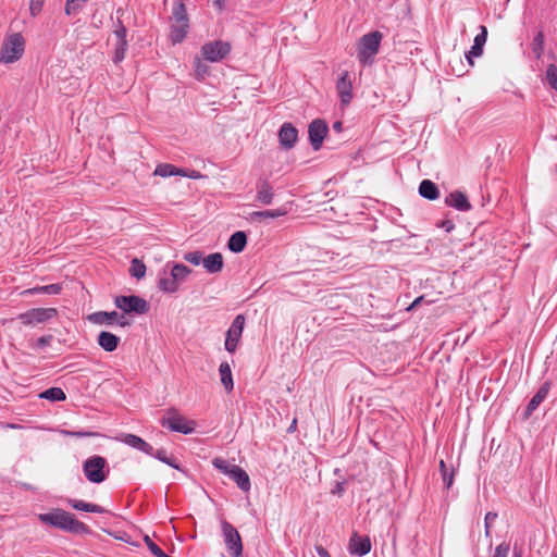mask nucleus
Wrapping results in <instances>:
<instances>
[{
    "label": "nucleus",
    "instance_id": "obj_1",
    "mask_svg": "<svg viewBox=\"0 0 557 557\" xmlns=\"http://www.w3.org/2000/svg\"><path fill=\"white\" fill-rule=\"evenodd\" d=\"M38 519L45 524L58 528L66 532L75 534L90 533V529L87 524L78 521L73 513L63 509L58 508L47 513H39Z\"/></svg>",
    "mask_w": 557,
    "mask_h": 557
},
{
    "label": "nucleus",
    "instance_id": "obj_2",
    "mask_svg": "<svg viewBox=\"0 0 557 557\" xmlns=\"http://www.w3.org/2000/svg\"><path fill=\"white\" fill-rule=\"evenodd\" d=\"M25 39L21 33L5 35L0 47V63L12 64L17 62L24 54Z\"/></svg>",
    "mask_w": 557,
    "mask_h": 557
},
{
    "label": "nucleus",
    "instance_id": "obj_3",
    "mask_svg": "<svg viewBox=\"0 0 557 557\" xmlns=\"http://www.w3.org/2000/svg\"><path fill=\"white\" fill-rule=\"evenodd\" d=\"M83 471L86 479L91 483H102L109 473V466L106 458L92 456L85 460Z\"/></svg>",
    "mask_w": 557,
    "mask_h": 557
},
{
    "label": "nucleus",
    "instance_id": "obj_4",
    "mask_svg": "<svg viewBox=\"0 0 557 557\" xmlns=\"http://www.w3.org/2000/svg\"><path fill=\"white\" fill-rule=\"evenodd\" d=\"M381 40L382 34L376 30L361 37L358 49V59L361 63L369 64L372 62L379 51Z\"/></svg>",
    "mask_w": 557,
    "mask_h": 557
},
{
    "label": "nucleus",
    "instance_id": "obj_5",
    "mask_svg": "<svg viewBox=\"0 0 557 557\" xmlns=\"http://www.w3.org/2000/svg\"><path fill=\"white\" fill-rule=\"evenodd\" d=\"M162 426L170 429L173 432L183 434H190L195 431L196 422L188 420L180 414L175 409L166 411V416L161 421Z\"/></svg>",
    "mask_w": 557,
    "mask_h": 557
},
{
    "label": "nucleus",
    "instance_id": "obj_6",
    "mask_svg": "<svg viewBox=\"0 0 557 557\" xmlns=\"http://www.w3.org/2000/svg\"><path fill=\"white\" fill-rule=\"evenodd\" d=\"M114 305L124 313L145 314L149 311L148 302L144 298L136 295L116 296L114 299Z\"/></svg>",
    "mask_w": 557,
    "mask_h": 557
},
{
    "label": "nucleus",
    "instance_id": "obj_7",
    "mask_svg": "<svg viewBox=\"0 0 557 557\" xmlns=\"http://www.w3.org/2000/svg\"><path fill=\"white\" fill-rule=\"evenodd\" d=\"M231 50L228 42L215 40L205 44L201 48L202 57L210 62H219L224 59Z\"/></svg>",
    "mask_w": 557,
    "mask_h": 557
},
{
    "label": "nucleus",
    "instance_id": "obj_8",
    "mask_svg": "<svg viewBox=\"0 0 557 557\" xmlns=\"http://www.w3.org/2000/svg\"><path fill=\"white\" fill-rule=\"evenodd\" d=\"M225 545L233 557H239L243 553L242 539L237 530L227 521L222 523Z\"/></svg>",
    "mask_w": 557,
    "mask_h": 557
},
{
    "label": "nucleus",
    "instance_id": "obj_9",
    "mask_svg": "<svg viewBox=\"0 0 557 557\" xmlns=\"http://www.w3.org/2000/svg\"><path fill=\"white\" fill-rule=\"evenodd\" d=\"M58 314L54 308H35L27 312L21 313L18 319L25 325H33L36 323H44L45 321L55 317Z\"/></svg>",
    "mask_w": 557,
    "mask_h": 557
},
{
    "label": "nucleus",
    "instance_id": "obj_10",
    "mask_svg": "<svg viewBox=\"0 0 557 557\" xmlns=\"http://www.w3.org/2000/svg\"><path fill=\"white\" fill-rule=\"evenodd\" d=\"M329 127L325 121L321 119L313 120L308 128V135L310 144L313 150H319L322 146V143L327 135Z\"/></svg>",
    "mask_w": 557,
    "mask_h": 557
},
{
    "label": "nucleus",
    "instance_id": "obj_11",
    "mask_svg": "<svg viewBox=\"0 0 557 557\" xmlns=\"http://www.w3.org/2000/svg\"><path fill=\"white\" fill-rule=\"evenodd\" d=\"M244 324L245 318L242 314L236 315L233 320L225 338V349L228 352H234L236 350L238 341L244 330Z\"/></svg>",
    "mask_w": 557,
    "mask_h": 557
},
{
    "label": "nucleus",
    "instance_id": "obj_12",
    "mask_svg": "<svg viewBox=\"0 0 557 557\" xmlns=\"http://www.w3.org/2000/svg\"><path fill=\"white\" fill-rule=\"evenodd\" d=\"M336 91L341 98V104L346 107L352 99V81L347 71H343L336 83Z\"/></svg>",
    "mask_w": 557,
    "mask_h": 557
},
{
    "label": "nucleus",
    "instance_id": "obj_13",
    "mask_svg": "<svg viewBox=\"0 0 557 557\" xmlns=\"http://www.w3.org/2000/svg\"><path fill=\"white\" fill-rule=\"evenodd\" d=\"M298 139V131L292 123H284L278 131V140L283 148L292 149Z\"/></svg>",
    "mask_w": 557,
    "mask_h": 557
},
{
    "label": "nucleus",
    "instance_id": "obj_14",
    "mask_svg": "<svg viewBox=\"0 0 557 557\" xmlns=\"http://www.w3.org/2000/svg\"><path fill=\"white\" fill-rule=\"evenodd\" d=\"M116 440L147 455H153V447L135 434L124 433L117 436Z\"/></svg>",
    "mask_w": 557,
    "mask_h": 557
},
{
    "label": "nucleus",
    "instance_id": "obj_15",
    "mask_svg": "<svg viewBox=\"0 0 557 557\" xmlns=\"http://www.w3.org/2000/svg\"><path fill=\"white\" fill-rule=\"evenodd\" d=\"M550 387V381H546L542 384V386L529 401L524 412V419H528L533 413V411H535L537 407L543 403V400L547 397Z\"/></svg>",
    "mask_w": 557,
    "mask_h": 557
},
{
    "label": "nucleus",
    "instance_id": "obj_16",
    "mask_svg": "<svg viewBox=\"0 0 557 557\" xmlns=\"http://www.w3.org/2000/svg\"><path fill=\"white\" fill-rule=\"evenodd\" d=\"M445 203L462 212L469 211L472 208L467 196L460 190L450 193L445 198Z\"/></svg>",
    "mask_w": 557,
    "mask_h": 557
},
{
    "label": "nucleus",
    "instance_id": "obj_17",
    "mask_svg": "<svg viewBox=\"0 0 557 557\" xmlns=\"http://www.w3.org/2000/svg\"><path fill=\"white\" fill-rule=\"evenodd\" d=\"M371 549V542L369 537H359L355 534L350 539L349 550L352 555L364 556Z\"/></svg>",
    "mask_w": 557,
    "mask_h": 557
},
{
    "label": "nucleus",
    "instance_id": "obj_18",
    "mask_svg": "<svg viewBox=\"0 0 557 557\" xmlns=\"http://www.w3.org/2000/svg\"><path fill=\"white\" fill-rule=\"evenodd\" d=\"M228 476L237 484V486L243 492H248L250 490L251 483L249 475L239 466H233V469L230 472Z\"/></svg>",
    "mask_w": 557,
    "mask_h": 557
},
{
    "label": "nucleus",
    "instance_id": "obj_19",
    "mask_svg": "<svg viewBox=\"0 0 557 557\" xmlns=\"http://www.w3.org/2000/svg\"><path fill=\"white\" fill-rule=\"evenodd\" d=\"M202 264H203V268L209 273H212V274L219 273L223 269V264H224L223 256L220 252L211 253V255L207 256L206 258H203Z\"/></svg>",
    "mask_w": 557,
    "mask_h": 557
},
{
    "label": "nucleus",
    "instance_id": "obj_20",
    "mask_svg": "<svg viewBox=\"0 0 557 557\" xmlns=\"http://www.w3.org/2000/svg\"><path fill=\"white\" fill-rule=\"evenodd\" d=\"M120 343V337L116 335L110 333V332H100L98 335V344L99 346L104 349L106 351H114Z\"/></svg>",
    "mask_w": 557,
    "mask_h": 557
},
{
    "label": "nucleus",
    "instance_id": "obj_21",
    "mask_svg": "<svg viewBox=\"0 0 557 557\" xmlns=\"http://www.w3.org/2000/svg\"><path fill=\"white\" fill-rule=\"evenodd\" d=\"M419 194L428 200H435L440 197V190L435 183L423 180L419 185Z\"/></svg>",
    "mask_w": 557,
    "mask_h": 557
},
{
    "label": "nucleus",
    "instance_id": "obj_22",
    "mask_svg": "<svg viewBox=\"0 0 557 557\" xmlns=\"http://www.w3.org/2000/svg\"><path fill=\"white\" fill-rule=\"evenodd\" d=\"M274 198V193L271 184L268 181H263L258 184L257 201L262 205H271Z\"/></svg>",
    "mask_w": 557,
    "mask_h": 557
},
{
    "label": "nucleus",
    "instance_id": "obj_23",
    "mask_svg": "<svg viewBox=\"0 0 557 557\" xmlns=\"http://www.w3.org/2000/svg\"><path fill=\"white\" fill-rule=\"evenodd\" d=\"M287 214V210L282 207L275 210L255 211L250 214V219L256 222H262L267 219H276Z\"/></svg>",
    "mask_w": 557,
    "mask_h": 557
},
{
    "label": "nucleus",
    "instance_id": "obj_24",
    "mask_svg": "<svg viewBox=\"0 0 557 557\" xmlns=\"http://www.w3.org/2000/svg\"><path fill=\"white\" fill-rule=\"evenodd\" d=\"M247 244V236L244 232H235L228 239L227 247L233 252H242Z\"/></svg>",
    "mask_w": 557,
    "mask_h": 557
},
{
    "label": "nucleus",
    "instance_id": "obj_25",
    "mask_svg": "<svg viewBox=\"0 0 557 557\" xmlns=\"http://www.w3.org/2000/svg\"><path fill=\"white\" fill-rule=\"evenodd\" d=\"M67 504L73 509L82 510V511H86V512L103 513V512L107 511L104 508H102L99 505L91 504V503H86V502L81 500V499H69Z\"/></svg>",
    "mask_w": 557,
    "mask_h": 557
},
{
    "label": "nucleus",
    "instance_id": "obj_26",
    "mask_svg": "<svg viewBox=\"0 0 557 557\" xmlns=\"http://www.w3.org/2000/svg\"><path fill=\"white\" fill-rule=\"evenodd\" d=\"M187 22H173L171 26V40L173 44H178L184 40L188 30Z\"/></svg>",
    "mask_w": 557,
    "mask_h": 557
},
{
    "label": "nucleus",
    "instance_id": "obj_27",
    "mask_svg": "<svg viewBox=\"0 0 557 557\" xmlns=\"http://www.w3.org/2000/svg\"><path fill=\"white\" fill-rule=\"evenodd\" d=\"M119 318L116 311H98L89 315V320L96 324H112Z\"/></svg>",
    "mask_w": 557,
    "mask_h": 557
},
{
    "label": "nucleus",
    "instance_id": "obj_28",
    "mask_svg": "<svg viewBox=\"0 0 557 557\" xmlns=\"http://www.w3.org/2000/svg\"><path fill=\"white\" fill-rule=\"evenodd\" d=\"M219 373L221 376V383L225 391L231 392L234 387V383L230 364L227 362H222L219 367Z\"/></svg>",
    "mask_w": 557,
    "mask_h": 557
},
{
    "label": "nucleus",
    "instance_id": "obj_29",
    "mask_svg": "<svg viewBox=\"0 0 557 557\" xmlns=\"http://www.w3.org/2000/svg\"><path fill=\"white\" fill-rule=\"evenodd\" d=\"M62 290L61 284H50L45 286H37L29 289L24 290L22 294L24 295H36V294H48V295H58Z\"/></svg>",
    "mask_w": 557,
    "mask_h": 557
},
{
    "label": "nucleus",
    "instance_id": "obj_30",
    "mask_svg": "<svg viewBox=\"0 0 557 557\" xmlns=\"http://www.w3.org/2000/svg\"><path fill=\"white\" fill-rule=\"evenodd\" d=\"M190 273L191 269L182 263H176L171 269V276H173L178 285L183 283Z\"/></svg>",
    "mask_w": 557,
    "mask_h": 557
},
{
    "label": "nucleus",
    "instance_id": "obj_31",
    "mask_svg": "<svg viewBox=\"0 0 557 557\" xmlns=\"http://www.w3.org/2000/svg\"><path fill=\"white\" fill-rule=\"evenodd\" d=\"M181 174H183V169H178L169 163L159 164L154 170V175H159L162 177H169Z\"/></svg>",
    "mask_w": 557,
    "mask_h": 557
},
{
    "label": "nucleus",
    "instance_id": "obj_32",
    "mask_svg": "<svg viewBox=\"0 0 557 557\" xmlns=\"http://www.w3.org/2000/svg\"><path fill=\"white\" fill-rule=\"evenodd\" d=\"M158 287L164 293L174 294L178 290L180 286L175 282L173 276L170 275V277H160L158 282Z\"/></svg>",
    "mask_w": 557,
    "mask_h": 557
},
{
    "label": "nucleus",
    "instance_id": "obj_33",
    "mask_svg": "<svg viewBox=\"0 0 557 557\" xmlns=\"http://www.w3.org/2000/svg\"><path fill=\"white\" fill-rule=\"evenodd\" d=\"M40 398L48 399L51 401H61L65 399V393L60 387H50L42 392Z\"/></svg>",
    "mask_w": 557,
    "mask_h": 557
},
{
    "label": "nucleus",
    "instance_id": "obj_34",
    "mask_svg": "<svg viewBox=\"0 0 557 557\" xmlns=\"http://www.w3.org/2000/svg\"><path fill=\"white\" fill-rule=\"evenodd\" d=\"M173 22H187L188 16L183 0H180L173 8Z\"/></svg>",
    "mask_w": 557,
    "mask_h": 557
},
{
    "label": "nucleus",
    "instance_id": "obj_35",
    "mask_svg": "<svg viewBox=\"0 0 557 557\" xmlns=\"http://www.w3.org/2000/svg\"><path fill=\"white\" fill-rule=\"evenodd\" d=\"M129 273L132 276L140 280L146 274V265L138 259H133L129 268Z\"/></svg>",
    "mask_w": 557,
    "mask_h": 557
},
{
    "label": "nucleus",
    "instance_id": "obj_36",
    "mask_svg": "<svg viewBox=\"0 0 557 557\" xmlns=\"http://www.w3.org/2000/svg\"><path fill=\"white\" fill-rule=\"evenodd\" d=\"M544 50V35L542 32H539L532 41V51L535 54L536 59L542 57Z\"/></svg>",
    "mask_w": 557,
    "mask_h": 557
},
{
    "label": "nucleus",
    "instance_id": "obj_37",
    "mask_svg": "<svg viewBox=\"0 0 557 557\" xmlns=\"http://www.w3.org/2000/svg\"><path fill=\"white\" fill-rule=\"evenodd\" d=\"M60 434L63 436H70V437H96L100 436L98 432H91V431H69V430H60Z\"/></svg>",
    "mask_w": 557,
    "mask_h": 557
},
{
    "label": "nucleus",
    "instance_id": "obj_38",
    "mask_svg": "<svg viewBox=\"0 0 557 557\" xmlns=\"http://www.w3.org/2000/svg\"><path fill=\"white\" fill-rule=\"evenodd\" d=\"M440 470L446 487L449 488L454 482V471H448L444 460L440 461Z\"/></svg>",
    "mask_w": 557,
    "mask_h": 557
},
{
    "label": "nucleus",
    "instance_id": "obj_39",
    "mask_svg": "<svg viewBox=\"0 0 557 557\" xmlns=\"http://www.w3.org/2000/svg\"><path fill=\"white\" fill-rule=\"evenodd\" d=\"M546 81L548 85L557 91V66L549 64L546 69Z\"/></svg>",
    "mask_w": 557,
    "mask_h": 557
},
{
    "label": "nucleus",
    "instance_id": "obj_40",
    "mask_svg": "<svg viewBox=\"0 0 557 557\" xmlns=\"http://www.w3.org/2000/svg\"><path fill=\"white\" fill-rule=\"evenodd\" d=\"M152 457H156L158 460L169 465L170 467L180 470V466L172 459L166 456V453L164 449H159L157 451L153 450Z\"/></svg>",
    "mask_w": 557,
    "mask_h": 557
},
{
    "label": "nucleus",
    "instance_id": "obj_41",
    "mask_svg": "<svg viewBox=\"0 0 557 557\" xmlns=\"http://www.w3.org/2000/svg\"><path fill=\"white\" fill-rule=\"evenodd\" d=\"M212 465L214 466V468H216L218 470H220L222 473H224L227 476L230 475V472L232 471L233 466H234V465H228L227 461L222 458H214L212 461Z\"/></svg>",
    "mask_w": 557,
    "mask_h": 557
},
{
    "label": "nucleus",
    "instance_id": "obj_42",
    "mask_svg": "<svg viewBox=\"0 0 557 557\" xmlns=\"http://www.w3.org/2000/svg\"><path fill=\"white\" fill-rule=\"evenodd\" d=\"M184 260L194 264V265H199L202 260H203V256L200 251L196 250V251H190V252H187L184 255Z\"/></svg>",
    "mask_w": 557,
    "mask_h": 557
},
{
    "label": "nucleus",
    "instance_id": "obj_43",
    "mask_svg": "<svg viewBox=\"0 0 557 557\" xmlns=\"http://www.w3.org/2000/svg\"><path fill=\"white\" fill-rule=\"evenodd\" d=\"M126 34H127L126 27L121 24L114 30V36L116 38V44H121L122 46H127Z\"/></svg>",
    "mask_w": 557,
    "mask_h": 557
},
{
    "label": "nucleus",
    "instance_id": "obj_44",
    "mask_svg": "<svg viewBox=\"0 0 557 557\" xmlns=\"http://www.w3.org/2000/svg\"><path fill=\"white\" fill-rule=\"evenodd\" d=\"M480 29L481 33L475 36L473 44L483 47L487 38V28L482 25Z\"/></svg>",
    "mask_w": 557,
    "mask_h": 557
},
{
    "label": "nucleus",
    "instance_id": "obj_45",
    "mask_svg": "<svg viewBox=\"0 0 557 557\" xmlns=\"http://www.w3.org/2000/svg\"><path fill=\"white\" fill-rule=\"evenodd\" d=\"M126 47L127 46H122L121 44L115 45V52L113 58L115 63L121 62L125 58Z\"/></svg>",
    "mask_w": 557,
    "mask_h": 557
},
{
    "label": "nucleus",
    "instance_id": "obj_46",
    "mask_svg": "<svg viewBox=\"0 0 557 557\" xmlns=\"http://www.w3.org/2000/svg\"><path fill=\"white\" fill-rule=\"evenodd\" d=\"M195 63H196L195 64L196 76H197V78L200 79L207 74L208 67L198 58L196 59Z\"/></svg>",
    "mask_w": 557,
    "mask_h": 557
},
{
    "label": "nucleus",
    "instance_id": "obj_47",
    "mask_svg": "<svg viewBox=\"0 0 557 557\" xmlns=\"http://www.w3.org/2000/svg\"><path fill=\"white\" fill-rule=\"evenodd\" d=\"M496 518H497V513L496 512H487L485 515L484 522H485V534H486V536H490V534H491V524L496 520Z\"/></svg>",
    "mask_w": 557,
    "mask_h": 557
},
{
    "label": "nucleus",
    "instance_id": "obj_48",
    "mask_svg": "<svg viewBox=\"0 0 557 557\" xmlns=\"http://www.w3.org/2000/svg\"><path fill=\"white\" fill-rule=\"evenodd\" d=\"M482 53H483V47L473 44V46L471 47V50L469 51V53L466 57H467L469 63L471 65H473L472 57H480Z\"/></svg>",
    "mask_w": 557,
    "mask_h": 557
},
{
    "label": "nucleus",
    "instance_id": "obj_49",
    "mask_svg": "<svg viewBox=\"0 0 557 557\" xmlns=\"http://www.w3.org/2000/svg\"><path fill=\"white\" fill-rule=\"evenodd\" d=\"M509 553V544L502 543L495 548L493 557H507Z\"/></svg>",
    "mask_w": 557,
    "mask_h": 557
},
{
    "label": "nucleus",
    "instance_id": "obj_50",
    "mask_svg": "<svg viewBox=\"0 0 557 557\" xmlns=\"http://www.w3.org/2000/svg\"><path fill=\"white\" fill-rule=\"evenodd\" d=\"M45 0H30L29 1V10L33 15L38 14L44 5Z\"/></svg>",
    "mask_w": 557,
    "mask_h": 557
},
{
    "label": "nucleus",
    "instance_id": "obj_51",
    "mask_svg": "<svg viewBox=\"0 0 557 557\" xmlns=\"http://www.w3.org/2000/svg\"><path fill=\"white\" fill-rule=\"evenodd\" d=\"M145 542L149 548V550L151 552V554L153 556H157L159 555V553L162 550L153 541H151V539L149 536H145Z\"/></svg>",
    "mask_w": 557,
    "mask_h": 557
},
{
    "label": "nucleus",
    "instance_id": "obj_52",
    "mask_svg": "<svg viewBox=\"0 0 557 557\" xmlns=\"http://www.w3.org/2000/svg\"><path fill=\"white\" fill-rule=\"evenodd\" d=\"M181 176H186V177H189V178H193V180H199V178L203 177L200 172L195 171V170L189 171V172L183 170V174H181Z\"/></svg>",
    "mask_w": 557,
    "mask_h": 557
},
{
    "label": "nucleus",
    "instance_id": "obj_53",
    "mask_svg": "<svg viewBox=\"0 0 557 557\" xmlns=\"http://www.w3.org/2000/svg\"><path fill=\"white\" fill-rule=\"evenodd\" d=\"M441 228L445 230L446 232H450L454 230L455 224L451 220H444L438 225Z\"/></svg>",
    "mask_w": 557,
    "mask_h": 557
},
{
    "label": "nucleus",
    "instance_id": "obj_54",
    "mask_svg": "<svg viewBox=\"0 0 557 557\" xmlns=\"http://www.w3.org/2000/svg\"><path fill=\"white\" fill-rule=\"evenodd\" d=\"M51 339H52L51 335L41 336L37 339V345L40 347H44V346L48 345L51 342Z\"/></svg>",
    "mask_w": 557,
    "mask_h": 557
},
{
    "label": "nucleus",
    "instance_id": "obj_55",
    "mask_svg": "<svg viewBox=\"0 0 557 557\" xmlns=\"http://www.w3.org/2000/svg\"><path fill=\"white\" fill-rule=\"evenodd\" d=\"M344 483L337 482L335 488L332 491L333 494L342 495L344 493Z\"/></svg>",
    "mask_w": 557,
    "mask_h": 557
},
{
    "label": "nucleus",
    "instance_id": "obj_56",
    "mask_svg": "<svg viewBox=\"0 0 557 557\" xmlns=\"http://www.w3.org/2000/svg\"><path fill=\"white\" fill-rule=\"evenodd\" d=\"M317 553L320 557H331L329 552L322 546L317 547Z\"/></svg>",
    "mask_w": 557,
    "mask_h": 557
},
{
    "label": "nucleus",
    "instance_id": "obj_57",
    "mask_svg": "<svg viewBox=\"0 0 557 557\" xmlns=\"http://www.w3.org/2000/svg\"><path fill=\"white\" fill-rule=\"evenodd\" d=\"M119 317H120V319L119 320L116 319L119 325L126 326L129 324V322L125 320L124 315H119Z\"/></svg>",
    "mask_w": 557,
    "mask_h": 557
},
{
    "label": "nucleus",
    "instance_id": "obj_58",
    "mask_svg": "<svg viewBox=\"0 0 557 557\" xmlns=\"http://www.w3.org/2000/svg\"><path fill=\"white\" fill-rule=\"evenodd\" d=\"M333 128L336 131V132H342L343 129V123L341 121H336L334 124H333Z\"/></svg>",
    "mask_w": 557,
    "mask_h": 557
},
{
    "label": "nucleus",
    "instance_id": "obj_59",
    "mask_svg": "<svg viewBox=\"0 0 557 557\" xmlns=\"http://www.w3.org/2000/svg\"><path fill=\"white\" fill-rule=\"evenodd\" d=\"M423 300V297H418L411 305L410 307L408 308V310H411L412 308L417 307L418 305H420V302Z\"/></svg>",
    "mask_w": 557,
    "mask_h": 557
},
{
    "label": "nucleus",
    "instance_id": "obj_60",
    "mask_svg": "<svg viewBox=\"0 0 557 557\" xmlns=\"http://www.w3.org/2000/svg\"><path fill=\"white\" fill-rule=\"evenodd\" d=\"M214 4H215L219 9H222V8H223V0H214Z\"/></svg>",
    "mask_w": 557,
    "mask_h": 557
},
{
    "label": "nucleus",
    "instance_id": "obj_61",
    "mask_svg": "<svg viewBox=\"0 0 557 557\" xmlns=\"http://www.w3.org/2000/svg\"><path fill=\"white\" fill-rule=\"evenodd\" d=\"M296 423H297V421H296V420H294V421H293V423H292V425L288 428V431H289V432H293V431L296 429Z\"/></svg>",
    "mask_w": 557,
    "mask_h": 557
},
{
    "label": "nucleus",
    "instance_id": "obj_62",
    "mask_svg": "<svg viewBox=\"0 0 557 557\" xmlns=\"http://www.w3.org/2000/svg\"><path fill=\"white\" fill-rule=\"evenodd\" d=\"M9 426H10L11 429H17V428H20V426H18V425H16V424H10Z\"/></svg>",
    "mask_w": 557,
    "mask_h": 557
},
{
    "label": "nucleus",
    "instance_id": "obj_63",
    "mask_svg": "<svg viewBox=\"0 0 557 557\" xmlns=\"http://www.w3.org/2000/svg\"><path fill=\"white\" fill-rule=\"evenodd\" d=\"M515 557H520V554H518V553H515Z\"/></svg>",
    "mask_w": 557,
    "mask_h": 557
},
{
    "label": "nucleus",
    "instance_id": "obj_64",
    "mask_svg": "<svg viewBox=\"0 0 557 557\" xmlns=\"http://www.w3.org/2000/svg\"><path fill=\"white\" fill-rule=\"evenodd\" d=\"M553 557H557V556L555 555V556H553Z\"/></svg>",
    "mask_w": 557,
    "mask_h": 557
}]
</instances>
